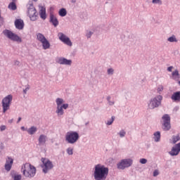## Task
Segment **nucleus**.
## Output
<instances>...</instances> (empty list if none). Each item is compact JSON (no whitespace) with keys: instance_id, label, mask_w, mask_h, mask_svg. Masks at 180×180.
<instances>
[{"instance_id":"a878e982","label":"nucleus","mask_w":180,"mask_h":180,"mask_svg":"<svg viewBox=\"0 0 180 180\" xmlns=\"http://www.w3.org/2000/svg\"><path fill=\"white\" fill-rule=\"evenodd\" d=\"M28 134L33 136L37 131V127L32 126L27 130Z\"/></svg>"},{"instance_id":"5701e85b","label":"nucleus","mask_w":180,"mask_h":180,"mask_svg":"<svg viewBox=\"0 0 180 180\" xmlns=\"http://www.w3.org/2000/svg\"><path fill=\"white\" fill-rule=\"evenodd\" d=\"M178 141H180V134H177L172 136V139H171L172 144H176Z\"/></svg>"},{"instance_id":"4d7b16f0","label":"nucleus","mask_w":180,"mask_h":180,"mask_svg":"<svg viewBox=\"0 0 180 180\" xmlns=\"http://www.w3.org/2000/svg\"><path fill=\"white\" fill-rule=\"evenodd\" d=\"M13 1H15V0H13Z\"/></svg>"},{"instance_id":"ea45409f","label":"nucleus","mask_w":180,"mask_h":180,"mask_svg":"<svg viewBox=\"0 0 180 180\" xmlns=\"http://www.w3.org/2000/svg\"><path fill=\"white\" fill-rule=\"evenodd\" d=\"M139 162L141 164H147V159L141 158V159H140Z\"/></svg>"},{"instance_id":"de8ad7c7","label":"nucleus","mask_w":180,"mask_h":180,"mask_svg":"<svg viewBox=\"0 0 180 180\" xmlns=\"http://www.w3.org/2000/svg\"><path fill=\"white\" fill-rule=\"evenodd\" d=\"M8 123H10V124L13 123V119H11V120H8Z\"/></svg>"},{"instance_id":"79ce46f5","label":"nucleus","mask_w":180,"mask_h":180,"mask_svg":"<svg viewBox=\"0 0 180 180\" xmlns=\"http://www.w3.org/2000/svg\"><path fill=\"white\" fill-rule=\"evenodd\" d=\"M61 107L63 108V109H65V110H66V109H68V103H64V104H61Z\"/></svg>"},{"instance_id":"c03bdc74","label":"nucleus","mask_w":180,"mask_h":180,"mask_svg":"<svg viewBox=\"0 0 180 180\" xmlns=\"http://www.w3.org/2000/svg\"><path fill=\"white\" fill-rule=\"evenodd\" d=\"M4 25V18L0 17V27Z\"/></svg>"},{"instance_id":"aec40b11","label":"nucleus","mask_w":180,"mask_h":180,"mask_svg":"<svg viewBox=\"0 0 180 180\" xmlns=\"http://www.w3.org/2000/svg\"><path fill=\"white\" fill-rule=\"evenodd\" d=\"M39 16L43 20H46L47 15L46 14V7L41 6L39 10Z\"/></svg>"},{"instance_id":"cd10ccee","label":"nucleus","mask_w":180,"mask_h":180,"mask_svg":"<svg viewBox=\"0 0 180 180\" xmlns=\"http://www.w3.org/2000/svg\"><path fill=\"white\" fill-rule=\"evenodd\" d=\"M172 77L174 80L178 79V78H179V71L176 70L175 71L172 72Z\"/></svg>"},{"instance_id":"4be33fe9","label":"nucleus","mask_w":180,"mask_h":180,"mask_svg":"<svg viewBox=\"0 0 180 180\" xmlns=\"http://www.w3.org/2000/svg\"><path fill=\"white\" fill-rule=\"evenodd\" d=\"M153 139L155 143H160L161 141V132L160 131L153 134Z\"/></svg>"},{"instance_id":"09e8293b","label":"nucleus","mask_w":180,"mask_h":180,"mask_svg":"<svg viewBox=\"0 0 180 180\" xmlns=\"http://www.w3.org/2000/svg\"><path fill=\"white\" fill-rule=\"evenodd\" d=\"M20 120H22V117H18V121H17V123H19L20 122Z\"/></svg>"},{"instance_id":"f03ea898","label":"nucleus","mask_w":180,"mask_h":180,"mask_svg":"<svg viewBox=\"0 0 180 180\" xmlns=\"http://www.w3.org/2000/svg\"><path fill=\"white\" fill-rule=\"evenodd\" d=\"M21 171L25 178H34L36 175V167L30 164L24 165L21 168Z\"/></svg>"},{"instance_id":"423d86ee","label":"nucleus","mask_w":180,"mask_h":180,"mask_svg":"<svg viewBox=\"0 0 180 180\" xmlns=\"http://www.w3.org/2000/svg\"><path fill=\"white\" fill-rule=\"evenodd\" d=\"M13 99V96L11 94L6 96L2 99L1 105L3 108V113H6V111L9 110Z\"/></svg>"},{"instance_id":"6e6552de","label":"nucleus","mask_w":180,"mask_h":180,"mask_svg":"<svg viewBox=\"0 0 180 180\" xmlns=\"http://www.w3.org/2000/svg\"><path fill=\"white\" fill-rule=\"evenodd\" d=\"M162 127L164 131H169V130H171V117H169V115L168 114H165L162 117Z\"/></svg>"},{"instance_id":"f3484780","label":"nucleus","mask_w":180,"mask_h":180,"mask_svg":"<svg viewBox=\"0 0 180 180\" xmlns=\"http://www.w3.org/2000/svg\"><path fill=\"white\" fill-rule=\"evenodd\" d=\"M48 140L47 136L41 134L38 139V146H44Z\"/></svg>"},{"instance_id":"72a5a7b5","label":"nucleus","mask_w":180,"mask_h":180,"mask_svg":"<svg viewBox=\"0 0 180 180\" xmlns=\"http://www.w3.org/2000/svg\"><path fill=\"white\" fill-rule=\"evenodd\" d=\"M66 152L68 155H72L74 154V148L69 147L66 149Z\"/></svg>"},{"instance_id":"f704fd0d","label":"nucleus","mask_w":180,"mask_h":180,"mask_svg":"<svg viewBox=\"0 0 180 180\" xmlns=\"http://www.w3.org/2000/svg\"><path fill=\"white\" fill-rule=\"evenodd\" d=\"M107 73L108 75H113V74H115V70H113V68H108L107 70Z\"/></svg>"},{"instance_id":"b1692460","label":"nucleus","mask_w":180,"mask_h":180,"mask_svg":"<svg viewBox=\"0 0 180 180\" xmlns=\"http://www.w3.org/2000/svg\"><path fill=\"white\" fill-rule=\"evenodd\" d=\"M41 43L42 44L44 50H47L48 49H50V42H49V40H47V39H44Z\"/></svg>"},{"instance_id":"5fc2aeb1","label":"nucleus","mask_w":180,"mask_h":180,"mask_svg":"<svg viewBox=\"0 0 180 180\" xmlns=\"http://www.w3.org/2000/svg\"><path fill=\"white\" fill-rule=\"evenodd\" d=\"M179 85L180 86V81L178 82Z\"/></svg>"},{"instance_id":"6ab92c4d","label":"nucleus","mask_w":180,"mask_h":180,"mask_svg":"<svg viewBox=\"0 0 180 180\" xmlns=\"http://www.w3.org/2000/svg\"><path fill=\"white\" fill-rule=\"evenodd\" d=\"M171 99L173 102H180V91L173 93Z\"/></svg>"},{"instance_id":"9b49d317","label":"nucleus","mask_w":180,"mask_h":180,"mask_svg":"<svg viewBox=\"0 0 180 180\" xmlns=\"http://www.w3.org/2000/svg\"><path fill=\"white\" fill-rule=\"evenodd\" d=\"M56 103L57 105L56 110V113L57 116H58V117L63 116V115H64V108H63L61 105H63V103H64V99H63L61 98H58L56 100Z\"/></svg>"},{"instance_id":"7ed1b4c3","label":"nucleus","mask_w":180,"mask_h":180,"mask_svg":"<svg viewBox=\"0 0 180 180\" xmlns=\"http://www.w3.org/2000/svg\"><path fill=\"white\" fill-rule=\"evenodd\" d=\"M162 102V96L158 95L155 97L150 98L148 101V109L149 110H153V109H157L161 106V103Z\"/></svg>"},{"instance_id":"e433bc0d","label":"nucleus","mask_w":180,"mask_h":180,"mask_svg":"<svg viewBox=\"0 0 180 180\" xmlns=\"http://www.w3.org/2000/svg\"><path fill=\"white\" fill-rule=\"evenodd\" d=\"M92 34H94V32L92 31H89L86 34V37H87V39H91Z\"/></svg>"},{"instance_id":"7c9ffc66","label":"nucleus","mask_w":180,"mask_h":180,"mask_svg":"<svg viewBox=\"0 0 180 180\" xmlns=\"http://www.w3.org/2000/svg\"><path fill=\"white\" fill-rule=\"evenodd\" d=\"M167 41H169L170 43H177L178 39H176V37H175V35H172L167 39Z\"/></svg>"},{"instance_id":"58836bf2","label":"nucleus","mask_w":180,"mask_h":180,"mask_svg":"<svg viewBox=\"0 0 180 180\" xmlns=\"http://www.w3.org/2000/svg\"><path fill=\"white\" fill-rule=\"evenodd\" d=\"M25 86H26V88L25 89H23V94H25V95H26V94H27V91H29L30 89V86L29 84H27Z\"/></svg>"},{"instance_id":"412c9836","label":"nucleus","mask_w":180,"mask_h":180,"mask_svg":"<svg viewBox=\"0 0 180 180\" xmlns=\"http://www.w3.org/2000/svg\"><path fill=\"white\" fill-rule=\"evenodd\" d=\"M106 101L108 102V106H113L115 103H116V101H115V98L111 95H109L106 97Z\"/></svg>"},{"instance_id":"473e14b6","label":"nucleus","mask_w":180,"mask_h":180,"mask_svg":"<svg viewBox=\"0 0 180 180\" xmlns=\"http://www.w3.org/2000/svg\"><path fill=\"white\" fill-rule=\"evenodd\" d=\"M11 176L13 179V180H20V179H22V175H20V174H11Z\"/></svg>"},{"instance_id":"603ef678","label":"nucleus","mask_w":180,"mask_h":180,"mask_svg":"<svg viewBox=\"0 0 180 180\" xmlns=\"http://www.w3.org/2000/svg\"><path fill=\"white\" fill-rule=\"evenodd\" d=\"M88 124H89V122H86V123L85 124V126H88Z\"/></svg>"},{"instance_id":"a19ab883","label":"nucleus","mask_w":180,"mask_h":180,"mask_svg":"<svg viewBox=\"0 0 180 180\" xmlns=\"http://www.w3.org/2000/svg\"><path fill=\"white\" fill-rule=\"evenodd\" d=\"M160 175V171L158 169H155L153 172V176H158Z\"/></svg>"},{"instance_id":"0eeeda50","label":"nucleus","mask_w":180,"mask_h":180,"mask_svg":"<svg viewBox=\"0 0 180 180\" xmlns=\"http://www.w3.org/2000/svg\"><path fill=\"white\" fill-rule=\"evenodd\" d=\"M27 8L29 18L32 20V22H34V20H37V11H36L34 6H33V3L30 2L27 5Z\"/></svg>"},{"instance_id":"39448f33","label":"nucleus","mask_w":180,"mask_h":180,"mask_svg":"<svg viewBox=\"0 0 180 180\" xmlns=\"http://www.w3.org/2000/svg\"><path fill=\"white\" fill-rule=\"evenodd\" d=\"M3 34L7 37L9 40H11V41H15V43L20 44L22 43V38L19 37L15 33H13V32L9 30H4L3 31Z\"/></svg>"},{"instance_id":"ddd939ff","label":"nucleus","mask_w":180,"mask_h":180,"mask_svg":"<svg viewBox=\"0 0 180 180\" xmlns=\"http://www.w3.org/2000/svg\"><path fill=\"white\" fill-rule=\"evenodd\" d=\"M179 153H180V143H178L172 148V150L169 152V154L172 157H175L178 155Z\"/></svg>"},{"instance_id":"a18cd8bd","label":"nucleus","mask_w":180,"mask_h":180,"mask_svg":"<svg viewBox=\"0 0 180 180\" xmlns=\"http://www.w3.org/2000/svg\"><path fill=\"white\" fill-rule=\"evenodd\" d=\"M173 68L174 66H169V68H167V71H169V72H172Z\"/></svg>"},{"instance_id":"49530a36","label":"nucleus","mask_w":180,"mask_h":180,"mask_svg":"<svg viewBox=\"0 0 180 180\" xmlns=\"http://www.w3.org/2000/svg\"><path fill=\"white\" fill-rule=\"evenodd\" d=\"M19 64H20V62H19V61H18V60H15V65H19Z\"/></svg>"},{"instance_id":"4c0bfd02","label":"nucleus","mask_w":180,"mask_h":180,"mask_svg":"<svg viewBox=\"0 0 180 180\" xmlns=\"http://www.w3.org/2000/svg\"><path fill=\"white\" fill-rule=\"evenodd\" d=\"M153 4H157L158 5H162V1L161 0H153Z\"/></svg>"},{"instance_id":"1a4fd4ad","label":"nucleus","mask_w":180,"mask_h":180,"mask_svg":"<svg viewBox=\"0 0 180 180\" xmlns=\"http://www.w3.org/2000/svg\"><path fill=\"white\" fill-rule=\"evenodd\" d=\"M41 161L43 163L41 168H43L42 172L44 174H47L50 169H53L54 165H53V162L50 160L42 158Z\"/></svg>"},{"instance_id":"bb28decb","label":"nucleus","mask_w":180,"mask_h":180,"mask_svg":"<svg viewBox=\"0 0 180 180\" xmlns=\"http://www.w3.org/2000/svg\"><path fill=\"white\" fill-rule=\"evenodd\" d=\"M59 16H61V18H64V16H67V10L64 8H62L58 11Z\"/></svg>"},{"instance_id":"dca6fc26","label":"nucleus","mask_w":180,"mask_h":180,"mask_svg":"<svg viewBox=\"0 0 180 180\" xmlns=\"http://www.w3.org/2000/svg\"><path fill=\"white\" fill-rule=\"evenodd\" d=\"M15 26L18 30H22L23 27H25V22L22 19H16L15 21Z\"/></svg>"},{"instance_id":"f257e3e1","label":"nucleus","mask_w":180,"mask_h":180,"mask_svg":"<svg viewBox=\"0 0 180 180\" xmlns=\"http://www.w3.org/2000/svg\"><path fill=\"white\" fill-rule=\"evenodd\" d=\"M108 175H109V168L101 164L95 166L94 173L95 180H106Z\"/></svg>"},{"instance_id":"c9c22d12","label":"nucleus","mask_w":180,"mask_h":180,"mask_svg":"<svg viewBox=\"0 0 180 180\" xmlns=\"http://www.w3.org/2000/svg\"><path fill=\"white\" fill-rule=\"evenodd\" d=\"M157 91H158V94H161V92H162L164 91V86L159 85Z\"/></svg>"},{"instance_id":"a211bd4d","label":"nucleus","mask_w":180,"mask_h":180,"mask_svg":"<svg viewBox=\"0 0 180 180\" xmlns=\"http://www.w3.org/2000/svg\"><path fill=\"white\" fill-rule=\"evenodd\" d=\"M13 164V159L8 158L5 164L6 171H9L12 169V165Z\"/></svg>"},{"instance_id":"3c124183","label":"nucleus","mask_w":180,"mask_h":180,"mask_svg":"<svg viewBox=\"0 0 180 180\" xmlns=\"http://www.w3.org/2000/svg\"><path fill=\"white\" fill-rule=\"evenodd\" d=\"M75 2H77V0H71L72 4H75Z\"/></svg>"},{"instance_id":"c85d7f7f","label":"nucleus","mask_w":180,"mask_h":180,"mask_svg":"<svg viewBox=\"0 0 180 180\" xmlns=\"http://www.w3.org/2000/svg\"><path fill=\"white\" fill-rule=\"evenodd\" d=\"M115 119H116V117L115 116H112L110 120L105 121L106 126H112L115 122Z\"/></svg>"},{"instance_id":"20e7f679","label":"nucleus","mask_w":180,"mask_h":180,"mask_svg":"<svg viewBox=\"0 0 180 180\" xmlns=\"http://www.w3.org/2000/svg\"><path fill=\"white\" fill-rule=\"evenodd\" d=\"M65 139L68 144H75L79 140V134L75 131H70L67 132Z\"/></svg>"},{"instance_id":"37998d69","label":"nucleus","mask_w":180,"mask_h":180,"mask_svg":"<svg viewBox=\"0 0 180 180\" xmlns=\"http://www.w3.org/2000/svg\"><path fill=\"white\" fill-rule=\"evenodd\" d=\"M0 129H1V131H4L6 130V126H5V125L1 126Z\"/></svg>"},{"instance_id":"2eb2a0df","label":"nucleus","mask_w":180,"mask_h":180,"mask_svg":"<svg viewBox=\"0 0 180 180\" xmlns=\"http://www.w3.org/2000/svg\"><path fill=\"white\" fill-rule=\"evenodd\" d=\"M57 63L60 64V65H71L72 60L61 57L58 58Z\"/></svg>"},{"instance_id":"8fccbe9b","label":"nucleus","mask_w":180,"mask_h":180,"mask_svg":"<svg viewBox=\"0 0 180 180\" xmlns=\"http://www.w3.org/2000/svg\"><path fill=\"white\" fill-rule=\"evenodd\" d=\"M21 130H22V131H25L26 130V128H25V127H21Z\"/></svg>"},{"instance_id":"6e6d98bb","label":"nucleus","mask_w":180,"mask_h":180,"mask_svg":"<svg viewBox=\"0 0 180 180\" xmlns=\"http://www.w3.org/2000/svg\"><path fill=\"white\" fill-rule=\"evenodd\" d=\"M34 2H37V0H33Z\"/></svg>"},{"instance_id":"2f4dec72","label":"nucleus","mask_w":180,"mask_h":180,"mask_svg":"<svg viewBox=\"0 0 180 180\" xmlns=\"http://www.w3.org/2000/svg\"><path fill=\"white\" fill-rule=\"evenodd\" d=\"M118 136H120V137L121 139H123V137L126 136V131L124 129H121L118 133H117Z\"/></svg>"},{"instance_id":"4468645a","label":"nucleus","mask_w":180,"mask_h":180,"mask_svg":"<svg viewBox=\"0 0 180 180\" xmlns=\"http://www.w3.org/2000/svg\"><path fill=\"white\" fill-rule=\"evenodd\" d=\"M49 22L53 25V27H57V26L60 25L58 18H57V16L53 15L52 13H50L49 14Z\"/></svg>"},{"instance_id":"864d4df0","label":"nucleus","mask_w":180,"mask_h":180,"mask_svg":"<svg viewBox=\"0 0 180 180\" xmlns=\"http://www.w3.org/2000/svg\"><path fill=\"white\" fill-rule=\"evenodd\" d=\"M174 109H176V110H178L179 108L176 107V108H174Z\"/></svg>"},{"instance_id":"c756f323","label":"nucleus","mask_w":180,"mask_h":180,"mask_svg":"<svg viewBox=\"0 0 180 180\" xmlns=\"http://www.w3.org/2000/svg\"><path fill=\"white\" fill-rule=\"evenodd\" d=\"M8 9H11V11H16L18 7L16 6V4L15 2H11L8 4Z\"/></svg>"},{"instance_id":"f8f14e48","label":"nucleus","mask_w":180,"mask_h":180,"mask_svg":"<svg viewBox=\"0 0 180 180\" xmlns=\"http://www.w3.org/2000/svg\"><path fill=\"white\" fill-rule=\"evenodd\" d=\"M58 37L59 40H60V41L64 43V44H66L67 46H70V47L71 46H72V42H71V39H70V38L67 37V35H65L64 33L59 32L58 34Z\"/></svg>"},{"instance_id":"393cba45","label":"nucleus","mask_w":180,"mask_h":180,"mask_svg":"<svg viewBox=\"0 0 180 180\" xmlns=\"http://www.w3.org/2000/svg\"><path fill=\"white\" fill-rule=\"evenodd\" d=\"M46 37H44V35L40 32L37 34V40H38V41H40V43L44 41V40H46Z\"/></svg>"},{"instance_id":"9d476101","label":"nucleus","mask_w":180,"mask_h":180,"mask_svg":"<svg viewBox=\"0 0 180 180\" xmlns=\"http://www.w3.org/2000/svg\"><path fill=\"white\" fill-rule=\"evenodd\" d=\"M133 165V160L128 158L122 160L120 162L117 163V167L118 169H124L125 168H129Z\"/></svg>"}]
</instances>
